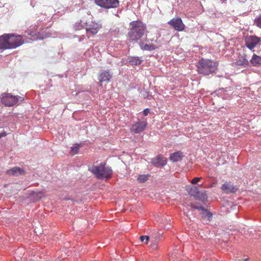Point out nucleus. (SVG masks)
<instances>
[{
	"mask_svg": "<svg viewBox=\"0 0 261 261\" xmlns=\"http://www.w3.org/2000/svg\"><path fill=\"white\" fill-rule=\"evenodd\" d=\"M127 37L128 39L132 41L140 40L146 30V25L141 21H133L130 22Z\"/></svg>",
	"mask_w": 261,
	"mask_h": 261,
	"instance_id": "nucleus-1",
	"label": "nucleus"
},
{
	"mask_svg": "<svg viewBox=\"0 0 261 261\" xmlns=\"http://www.w3.org/2000/svg\"><path fill=\"white\" fill-rule=\"evenodd\" d=\"M234 67L241 66L242 67L246 68L249 66V62L247 59V55H240L238 56L236 61L232 63Z\"/></svg>",
	"mask_w": 261,
	"mask_h": 261,
	"instance_id": "nucleus-11",
	"label": "nucleus"
},
{
	"mask_svg": "<svg viewBox=\"0 0 261 261\" xmlns=\"http://www.w3.org/2000/svg\"><path fill=\"white\" fill-rule=\"evenodd\" d=\"M7 174L12 176H18L23 175L25 173V171L22 168L18 167H14L7 171Z\"/></svg>",
	"mask_w": 261,
	"mask_h": 261,
	"instance_id": "nucleus-16",
	"label": "nucleus"
},
{
	"mask_svg": "<svg viewBox=\"0 0 261 261\" xmlns=\"http://www.w3.org/2000/svg\"><path fill=\"white\" fill-rule=\"evenodd\" d=\"M139 46L142 50L147 51L153 50L158 48V46L153 44H146L142 41L139 42Z\"/></svg>",
	"mask_w": 261,
	"mask_h": 261,
	"instance_id": "nucleus-19",
	"label": "nucleus"
},
{
	"mask_svg": "<svg viewBox=\"0 0 261 261\" xmlns=\"http://www.w3.org/2000/svg\"><path fill=\"white\" fill-rule=\"evenodd\" d=\"M247 260H248V258H245V259H244L243 260V261H247Z\"/></svg>",
	"mask_w": 261,
	"mask_h": 261,
	"instance_id": "nucleus-38",
	"label": "nucleus"
},
{
	"mask_svg": "<svg viewBox=\"0 0 261 261\" xmlns=\"http://www.w3.org/2000/svg\"><path fill=\"white\" fill-rule=\"evenodd\" d=\"M89 170L98 179H109L112 174L111 168L105 164H100L98 166H93L89 168Z\"/></svg>",
	"mask_w": 261,
	"mask_h": 261,
	"instance_id": "nucleus-2",
	"label": "nucleus"
},
{
	"mask_svg": "<svg viewBox=\"0 0 261 261\" xmlns=\"http://www.w3.org/2000/svg\"><path fill=\"white\" fill-rule=\"evenodd\" d=\"M24 100V98L19 96H14L10 93H4L2 95L1 102L7 107H12L19 105Z\"/></svg>",
	"mask_w": 261,
	"mask_h": 261,
	"instance_id": "nucleus-4",
	"label": "nucleus"
},
{
	"mask_svg": "<svg viewBox=\"0 0 261 261\" xmlns=\"http://www.w3.org/2000/svg\"><path fill=\"white\" fill-rule=\"evenodd\" d=\"M192 207L195 209V210H198L201 211V212L202 211V210L204 208V207L202 206H199L197 205H192Z\"/></svg>",
	"mask_w": 261,
	"mask_h": 261,
	"instance_id": "nucleus-31",
	"label": "nucleus"
},
{
	"mask_svg": "<svg viewBox=\"0 0 261 261\" xmlns=\"http://www.w3.org/2000/svg\"><path fill=\"white\" fill-rule=\"evenodd\" d=\"M170 257L173 261L177 260L179 258V253L177 249H175L173 250V252L170 255Z\"/></svg>",
	"mask_w": 261,
	"mask_h": 261,
	"instance_id": "nucleus-25",
	"label": "nucleus"
},
{
	"mask_svg": "<svg viewBox=\"0 0 261 261\" xmlns=\"http://www.w3.org/2000/svg\"><path fill=\"white\" fill-rule=\"evenodd\" d=\"M151 163L155 167H160L167 164V160L162 155H158L156 157L151 159Z\"/></svg>",
	"mask_w": 261,
	"mask_h": 261,
	"instance_id": "nucleus-13",
	"label": "nucleus"
},
{
	"mask_svg": "<svg viewBox=\"0 0 261 261\" xmlns=\"http://www.w3.org/2000/svg\"><path fill=\"white\" fill-rule=\"evenodd\" d=\"M146 120H139L135 122L130 127V131L135 134H139L143 132L147 126Z\"/></svg>",
	"mask_w": 261,
	"mask_h": 261,
	"instance_id": "nucleus-7",
	"label": "nucleus"
},
{
	"mask_svg": "<svg viewBox=\"0 0 261 261\" xmlns=\"http://www.w3.org/2000/svg\"><path fill=\"white\" fill-rule=\"evenodd\" d=\"M149 112H150V109H148V108H146V109H145V110H143V114L144 116H147Z\"/></svg>",
	"mask_w": 261,
	"mask_h": 261,
	"instance_id": "nucleus-33",
	"label": "nucleus"
},
{
	"mask_svg": "<svg viewBox=\"0 0 261 261\" xmlns=\"http://www.w3.org/2000/svg\"><path fill=\"white\" fill-rule=\"evenodd\" d=\"M84 24H86V22L84 20H80L74 24V29L75 30H80L84 28Z\"/></svg>",
	"mask_w": 261,
	"mask_h": 261,
	"instance_id": "nucleus-24",
	"label": "nucleus"
},
{
	"mask_svg": "<svg viewBox=\"0 0 261 261\" xmlns=\"http://www.w3.org/2000/svg\"><path fill=\"white\" fill-rule=\"evenodd\" d=\"M95 3L98 6L106 9L115 8L118 7V0H95Z\"/></svg>",
	"mask_w": 261,
	"mask_h": 261,
	"instance_id": "nucleus-6",
	"label": "nucleus"
},
{
	"mask_svg": "<svg viewBox=\"0 0 261 261\" xmlns=\"http://www.w3.org/2000/svg\"><path fill=\"white\" fill-rule=\"evenodd\" d=\"M150 247L153 250H156L158 249V243H157V242H154L153 243H152L151 245H150Z\"/></svg>",
	"mask_w": 261,
	"mask_h": 261,
	"instance_id": "nucleus-32",
	"label": "nucleus"
},
{
	"mask_svg": "<svg viewBox=\"0 0 261 261\" xmlns=\"http://www.w3.org/2000/svg\"><path fill=\"white\" fill-rule=\"evenodd\" d=\"M190 194L197 200H204L206 197V194L203 192H201L196 187H193L190 190Z\"/></svg>",
	"mask_w": 261,
	"mask_h": 261,
	"instance_id": "nucleus-12",
	"label": "nucleus"
},
{
	"mask_svg": "<svg viewBox=\"0 0 261 261\" xmlns=\"http://www.w3.org/2000/svg\"><path fill=\"white\" fill-rule=\"evenodd\" d=\"M145 41L148 43L149 44H150V42H152L153 40L152 39H147V38H146L145 39Z\"/></svg>",
	"mask_w": 261,
	"mask_h": 261,
	"instance_id": "nucleus-36",
	"label": "nucleus"
},
{
	"mask_svg": "<svg viewBox=\"0 0 261 261\" xmlns=\"http://www.w3.org/2000/svg\"><path fill=\"white\" fill-rule=\"evenodd\" d=\"M149 240V237L147 236H141L140 237V240L143 242L145 240V244H147Z\"/></svg>",
	"mask_w": 261,
	"mask_h": 261,
	"instance_id": "nucleus-29",
	"label": "nucleus"
},
{
	"mask_svg": "<svg viewBox=\"0 0 261 261\" xmlns=\"http://www.w3.org/2000/svg\"><path fill=\"white\" fill-rule=\"evenodd\" d=\"M221 189L226 193H235L238 189L230 182L224 183L221 187Z\"/></svg>",
	"mask_w": 261,
	"mask_h": 261,
	"instance_id": "nucleus-15",
	"label": "nucleus"
},
{
	"mask_svg": "<svg viewBox=\"0 0 261 261\" xmlns=\"http://www.w3.org/2000/svg\"><path fill=\"white\" fill-rule=\"evenodd\" d=\"M201 177H195L191 181V184L193 185L196 184L198 181L200 180Z\"/></svg>",
	"mask_w": 261,
	"mask_h": 261,
	"instance_id": "nucleus-30",
	"label": "nucleus"
},
{
	"mask_svg": "<svg viewBox=\"0 0 261 261\" xmlns=\"http://www.w3.org/2000/svg\"><path fill=\"white\" fill-rule=\"evenodd\" d=\"M8 35L6 34L0 36V49H10V47H12L8 43Z\"/></svg>",
	"mask_w": 261,
	"mask_h": 261,
	"instance_id": "nucleus-17",
	"label": "nucleus"
},
{
	"mask_svg": "<svg viewBox=\"0 0 261 261\" xmlns=\"http://www.w3.org/2000/svg\"><path fill=\"white\" fill-rule=\"evenodd\" d=\"M251 64L253 66L258 67L261 65V57L253 54L251 59L250 60L249 64Z\"/></svg>",
	"mask_w": 261,
	"mask_h": 261,
	"instance_id": "nucleus-21",
	"label": "nucleus"
},
{
	"mask_svg": "<svg viewBox=\"0 0 261 261\" xmlns=\"http://www.w3.org/2000/svg\"><path fill=\"white\" fill-rule=\"evenodd\" d=\"M201 214L202 218L207 221H210L212 219V213L204 208L201 212Z\"/></svg>",
	"mask_w": 261,
	"mask_h": 261,
	"instance_id": "nucleus-22",
	"label": "nucleus"
},
{
	"mask_svg": "<svg viewBox=\"0 0 261 261\" xmlns=\"http://www.w3.org/2000/svg\"><path fill=\"white\" fill-rule=\"evenodd\" d=\"M148 175H140L137 178L138 181L140 183H143L148 179Z\"/></svg>",
	"mask_w": 261,
	"mask_h": 261,
	"instance_id": "nucleus-26",
	"label": "nucleus"
},
{
	"mask_svg": "<svg viewBox=\"0 0 261 261\" xmlns=\"http://www.w3.org/2000/svg\"><path fill=\"white\" fill-rule=\"evenodd\" d=\"M168 23L176 31H182L185 29V25L180 17L173 18Z\"/></svg>",
	"mask_w": 261,
	"mask_h": 261,
	"instance_id": "nucleus-9",
	"label": "nucleus"
},
{
	"mask_svg": "<svg viewBox=\"0 0 261 261\" xmlns=\"http://www.w3.org/2000/svg\"><path fill=\"white\" fill-rule=\"evenodd\" d=\"M254 24L258 28L261 29V14L259 15L255 18Z\"/></svg>",
	"mask_w": 261,
	"mask_h": 261,
	"instance_id": "nucleus-27",
	"label": "nucleus"
},
{
	"mask_svg": "<svg viewBox=\"0 0 261 261\" xmlns=\"http://www.w3.org/2000/svg\"><path fill=\"white\" fill-rule=\"evenodd\" d=\"M245 44L247 48L252 49L260 42V38L254 35L247 36L245 38Z\"/></svg>",
	"mask_w": 261,
	"mask_h": 261,
	"instance_id": "nucleus-8",
	"label": "nucleus"
},
{
	"mask_svg": "<svg viewBox=\"0 0 261 261\" xmlns=\"http://www.w3.org/2000/svg\"><path fill=\"white\" fill-rule=\"evenodd\" d=\"M127 63L132 66H137L140 65L143 60L142 57H128L126 59Z\"/></svg>",
	"mask_w": 261,
	"mask_h": 261,
	"instance_id": "nucleus-18",
	"label": "nucleus"
},
{
	"mask_svg": "<svg viewBox=\"0 0 261 261\" xmlns=\"http://www.w3.org/2000/svg\"><path fill=\"white\" fill-rule=\"evenodd\" d=\"M79 149V145L78 144H76L74 146H72L71 148V152L72 154H75L77 153Z\"/></svg>",
	"mask_w": 261,
	"mask_h": 261,
	"instance_id": "nucleus-28",
	"label": "nucleus"
},
{
	"mask_svg": "<svg viewBox=\"0 0 261 261\" xmlns=\"http://www.w3.org/2000/svg\"><path fill=\"white\" fill-rule=\"evenodd\" d=\"M183 157V153L180 151H178L171 153L170 155V160L173 162H177L181 161Z\"/></svg>",
	"mask_w": 261,
	"mask_h": 261,
	"instance_id": "nucleus-20",
	"label": "nucleus"
},
{
	"mask_svg": "<svg viewBox=\"0 0 261 261\" xmlns=\"http://www.w3.org/2000/svg\"><path fill=\"white\" fill-rule=\"evenodd\" d=\"M161 237V234H158L155 238V242H157L158 240H159L160 238Z\"/></svg>",
	"mask_w": 261,
	"mask_h": 261,
	"instance_id": "nucleus-35",
	"label": "nucleus"
},
{
	"mask_svg": "<svg viewBox=\"0 0 261 261\" xmlns=\"http://www.w3.org/2000/svg\"><path fill=\"white\" fill-rule=\"evenodd\" d=\"M31 196L33 197L35 200H38L44 196V193L43 191H32Z\"/></svg>",
	"mask_w": 261,
	"mask_h": 261,
	"instance_id": "nucleus-23",
	"label": "nucleus"
},
{
	"mask_svg": "<svg viewBox=\"0 0 261 261\" xmlns=\"http://www.w3.org/2000/svg\"><path fill=\"white\" fill-rule=\"evenodd\" d=\"M85 28L87 34L95 35L97 33L99 29L100 28V25L93 21L87 22H86Z\"/></svg>",
	"mask_w": 261,
	"mask_h": 261,
	"instance_id": "nucleus-10",
	"label": "nucleus"
},
{
	"mask_svg": "<svg viewBox=\"0 0 261 261\" xmlns=\"http://www.w3.org/2000/svg\"><path fill=\"white\" fill-rule=\"evenodd\" d=\"M112 73L109 70L100 71L99 75V82L102 83L104 82H109L112 78Z\"/></svg>",
	"mask_w": 261,
	"mask_h": 261,
	"instance_id": "nucleus-14",
	"label": "nucleus"
},
{
	"mask_svg": "<svg viewBox=\"0 0 261 261\" xmlns=\"http://www.w3.org/2000/svg\"><path fill=\"white\" fill-rule=\"evenodd\" d=\"M8 43L9 45L13 46L10 49L16 48V47L22 45L24 41L20 35H15L14 34H7Z\"/></svg>",
	"mask_w": 261,
	"mask_h": 261,
	"instance_id": "nucleus-5",
	"label": "nucleus"
},
{
	"mask_svg": "<svg viewBox=\"0 0 261 261\" xmlns=\"http://www.w3.org/2000/svg\"><path fill=\"white\" fill-rule=\"evenodd\" d=\"M197 69L199 73L208 75L215 72L217 69V65L212 60L202 59L198 63Z\"/></svg>",
	"mask_w": 261,
	"mask_h": 261,
	"instance_id": "nucleus-3",
	"label": "nucleus"
},
{
	"mask_svg": "<svg viewBox=\"0 0 261 261\" xmlns=\"http://www.w3.org/2000/svg\"><path fill=\"white\" fill-rule=\"evenodd\" d=\"M115 31L116 32H119V29L117 28V29H115Z\"/></svg>",
	"mask_w": 261,
	"mask_h": 261,
	"instance_id": "nucleus-37",
	"label": "nucleus"
},
{
	"mask_svg": "<svg viewBox=\"0 0 261 261\" xmlns=\"http://www.w3.org/2000/svg\"><path fill=\"white\" fill-rule=\"evenodd\" d=\"M7 135V133L5 132L0 133V139L3 137H5Z\"/></svg>",
	"mask_w": 261,
	"mask_h": 261,
	"instance_id": "nucleus-34",
	"label": "nucleus"
}]
</instances>
